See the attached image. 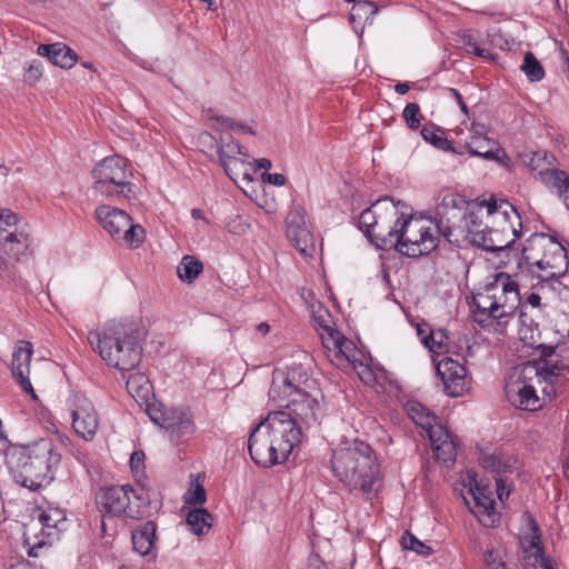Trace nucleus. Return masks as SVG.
<instances>
[{
  "label": "nucleus",
  "instance_id": "obj_1",
  "mask_svg": "<svg viewBox=\"0 0 569 569\" xmlns=\"http://www.w3.org/2000/svg\"><path fill=\"white\" fill-rule=\"evenodd\" d=\"M522 264L513 276L506 272L496 274L493 281L487 283L472 297V316L482 329L502 333L520 307L519 286L526 278Z\"/></svg>",
  "mask_w": 569,
  "mask_h": 569
},
{
  "label": "nucleus",
  "instance_id": "obj_2",
  "mask_svg": "<svg viewBox=\"0 0 569 569\" xmlns=\"http://www.w3.org/2000/svg\"><path fill=\"white\" fill-rule=\"evenodd\" d=\"M303 439V431L282 411L269 412L251 431L248 450L258 466L268 468L284 462Z\"/></svg>",
  "mask_w": 569,
  "mask_h": 569
},
{
  "label": "nucleus",
  "instance_id": "obj_3",
  "mask_svg": "<svg viewBox=\"0 0 569 569\" xmlns=\"http://www.w3.org/2000/svg\"><path fill=\"white\" fill-rule=\"evenodd\" d=\"M6 457L16 481L32 491L51 483L61 461L57 446L43 438L28 445L11 446Z\"/></svg>",
  "mask_w": 569,
  "mask_h": 569
},
{
  "label": "nucleus",
  "instance_id": "obj_4",
  "mask_svg": "<svg viewBox=\"0 0 569 569\" xmlns=\"http://www.w3.org/2000/svg\"><path fill=\"white\" fill-rule=\"evenodd\" d=\"M331 468L335 476L350 490H359L368 498L378 490L379 462L376 452L365 441H346L333 450Z\"/></svg>",
  "mask_w": 569,
  "mask_h": 569
},
{
  "label": "nucleus",
  "instance_id": "obj_5",
  "mask_svg": "<svg viewBox=\"0 0 569 569\" xmlns=\"http://www.w3.org/2000/svg\"><path fill=\"white\" fill-rule=\"evenodd\" d=\"M88 341L109 367L121 371L134 369L142 359L140 335L128 325L114 323L102 331L91 330Z\"/></svg>",
  "mask_w": 569,
  "mask_h": 569
},
{
  "label": "nucleus",
  "instance_id": "obj_6",
  "mask_svg": "<svg viewBox=\"0 0 569 569\" xmlns=\"http://www.w3.org/2000/svg\"><path fill=\"white\" fill-rule=\"evenodd\" d=\"M522 270L525 268L541 279L539 284L543 288L549 281L563 277L569 267L567 251L563 246L552 237L545 233H535L529 237L522 248Z\"/></svg>",
  "mask_w": 569,
  "mask_h": 569
},
{
  "label": "nucleus",
  "instance_id": "obj_7",
  "mask_svg": "<svg viewBox=\"0 0 569 569\" xmlns=\"http://www.w3.org/2000/svg\"><path fill=\"white\" fill-rule=\"evenodd\" d=\"M542 381L538 362L528 361L515 367L506 378V398L516 409L537 411L542 407V402L537 395L536 385Z\"/></svg>",
  "mask_w": 569,
  "mask_h": 569
},
{
  "label": "nucleus",
  "instance_id": "obj_8",
  "mask_svg": "<svg viewBox=\"0 0 569 569\" xmlns=\"http://www.w3.org/2000/svg\"><path fill=\"white\" fill-rule=\"evenodd\" d=\"M487 220L491 227L490 239L482 243L489 244L490 251L503 250L521 236V217L517 209L506 200H488Z\"/></svg>",
  "mask_w": 569,
  "mask_h": 569
},
{
  "label": "nucleus",
  "instance_id": "obj_9",
  "mask_svg": "<svg viewBox=\"0 0 569 569\" xmlns=\"http://www.w3.org/2000/svg\"><path fill=\"white\" fill-rule=\"evenodd\" d=\"M438 234L432 228V220H425L402 213L397 236L396 249L407 257L428 254L438 247Z\"/></svg>",
  "mask_w": 569,
  "mask_h": 569
},
{
  "label": "nucleus",
  "instance_id": "obj_10",
  "mask_svg": "<svg viewBox=\"0 0 569 569\" xmlns=\"http://www.w3.org/2000/svg\"><path fill=\"white\" fill-rule=\"evenodd\" d=\"M93 188L107 197H134V186L130 183L131 171L128 162L119 156L107 157L92 170Z\"/></svg>",
  "mask_w": 569,
  "mask_h": 569
},
{
  "label": "nucleus",
  "instance_id": "obj_11",
  "mask_svg": "<svg viewBox=\"0 0 569 569\" xmlns=\"http://www.w3.org/2000/svg\"><path fill=\"white\" fill-rule=\"evenodd\" d=\"M471 204L456 193H448L437 203L432 224L436 232L442 236L448 242L455 244L463 237L462 223Z\"/></svg>",
  "mask_w": 569,
  "mask_h": 569
},
{
  "label": "nucleus",
  "instance_id": "obj_12",
  "mask_svg": "<svg viewBox=\"0 0 569 569\" xmlns=\"http://www.w3.org/2000/svg\"><path fill=\"white\" fill-rule=\"evenodd\" d=\"M96 219L112 239L130 248H138L146 237L140 224H133L130 216L116 207L99 206L94 211Z\"/></svg>",
  "mask_w": 569,
  "mask_h": 569
},
{
  "label": "nucleus",
  "instance_id": "obj_13",
  "mask_svg": "<svg viewBox=\"0 0 569 569\" xmlns=\"http://www.w3.org/2000/svg\"><path fill=\"white\" fill-rule=\"evenodd\" d=\"M312 390L315 380L309 378L307 369L301 363L293 362L286 371L273 372L269 398L281 405L289 396Z\"/></svg>",
  "mask_w": 569,
  "mask_h": 569
},
{
  "label": "nucleus",
  "instance_id": "obj_14",
  "mask_svg": "<svg viewBox=\"0 0 569 569\" xmlns=\"http://www.w3.org/2000/svg\"><path fill=\"white\" fill-rule=\"evenodd\" d=\"M148 415L169 433L173 442H182L196 431L192 415L187 409H162L153 406L148 408Z\"/></svg>",
  "mask_w": 569,
  "mask_h": 569
},
{
  "label": "nucleus",
  "instance_id": "obj_15",
  "mask_svg": "<svg viewBox=\"0 0 569 569\" xmlns=\"http://www.w3.org/2000/svg\"><path fill=\"white\" fill-rule=\"evenodd\" d=\"M280 407L284 415L295 420L301 430L316 426L322 417V409L316 396L310 391L297 392L283 400Z\"/></svg>",
  "mask_w": 569,
  "mask_h": 569
},
{
  "label": "nucleus",
  "instance_id": "obj_16",
  "mask_svg": "<svg viewBox=\"0 0 569 569\" xmlns=\"http://www.w3.org/2000/svg\"><path fill=\"white\" fill-rule=\"evenodd\" d=\"M487 200H483L477 204H471L466 219L462 223L463 237L456 241L455 246L463 247L466 244H472L483 250L490 251V247L487 243H482L485 240L490 239V222L487 220Z\"/></svg>",
  "mask_w": 569,
  "mask_h": 569
},
{
  "label": "nucleus",
  "instance_id": "obj_17",
  "mask_svg": "<svg viewBox=\"0 0 569 569\" xmlns=\"http://www.w3.org/2000/svg\"><path fill=\"white\" fill-rule=\"evenodd\" d=\"M133 489L130 486H113L102 489L97 497V505L102 516L118 517L124 515L129 518H138L142 515L139 506L130 498Z\"/></svg>",
  "mask_w": 569,
  "mask_h": 569
},
{
  "label": "nucleus",
  "instance_id": "obj_18",
  "mask_svg": "<svg viewBox=\"0 0 569 569\" xmlns=\"http://www.w3.org/2000/svg\"><path fill=\"white\" fill-rule=\"evenodd\" d=\"M29 227L9 209L0 213V246L18 256L30 244Z\"/></svg>",
  "mask_w": 569,
  "mask_h": 569
},
{
  "label": "nucleus",
  "instance_id": "obj_19",
  "mask_svg": "<svg viewBox=\"0 0 569 569\" xmlns=\"http://www.w3.org/2000/svg\"><path fill=\"white\" fill-rule=\"evenodd\" d=\"M72 417V428L84 440H91L99 428V419L92 402L82 395H73L68 400Z\"/></svg>",
  "mask_w": 569,
  "mask_h": 569
},
{
  "label": "nucleus",
  "instance_id": "obj_20",
  "mask_svg": "<svg viewBox=\"0 0 569 569\" xmlns=\"http://www.w3.org/2000/svg\"><path fill=\"white\" fill-rule=\"evenodd\" d=\"M528 532L520 539L523 557L522 565L525 569H553L550 562L543 556L540 533L536 521L527 516Z\"/></svg>",
  "mask_w": 569,
  "mask_h": 569
},
{
  "label": "nucleus",
  "instance_id": "obj_21",
  "mask_svg": "<svg viewBox=\"0 0 569 569\" xmlns=\"http://www.w3.org/2000/svg\"><path fill=\"white\" fill-rule=\"evenodd\" d=\"M402 213L400 214L397 206L387 203L386 214H381L378 227L367 238L378 249L390 250L397 246V236L401 222Z\"/></svg>",
  "mask_w": 569,
  "mask_h": 569
},
{
  "label": "nucleus",
  "instance_id": "obj_22",
  "mask_svg": "<svg viewBox=\"0 0 569 569\" xmlns=\"http://www.w3.org/2000/svg\"><path fill=\"white\" fill-rule=\"evenodd\" d=\"M328 360L337 367L349 363L353 343L345 338L331 325L323 323V332H319Z\"/></svg>",
  "mask_w": 569,
  "mask_h": 569
},
{
  "label": "nucleus",
  "instance_id": "obj_23",
  "mask_svg": "<svg viewBox=\"0 0 569 569\" xmlns=\"http://www.w3.org/2000/svg\"><path fill=\"white\" fill-rule=\"evenodd\" d=\"M445 392L450 397H461L468 390L467 369L458 361L445 357L437 365Z\"/></svg>",
  "mask_w": 569,
  "mask_h": 569
},
{
  "label": "nucleus",
  "instance_id": "obj_24",
  "mask_svg": "<svg viewBox=\"0 0 569 569\" xmlns=\"http://www.w3.org/2000/svg\"><path fill=\"white\" fill-rule=\"evenodd\" d=\"M540 377L543 381L553 383V379L569 373V347L556 346L542 348Z\"/></svg>",
  "mask_w": 569,
  "mask_h": 569
},
{
  "label": "nucleus",
  "instance_id": "obj_25",
  "mask_svg": "<svg viewBox=\"0 0 569 569\" xmlns=\"http://www.w3.org/2000/svg\"><path fill=\"white\" fill-rule=\"evenodd\" d=\"M286 234L293 246L302 253L313 249V238L306 222V210L292 208L286 219Z\"/></svg>",
  "mask_w": 569,
  "mask_h": 569
},
{
  "label": "nucleus",
  "instance_id": "obj_26",
  "mask_svg": "<svg viewBox=\"0 0 569 569\" xmlns=\"http://www.w3.org/2000/svg\"><path fill=\"white\" fill-rule=\"evenodd\" d=\"M32 355L33 346L31 342L24 340L18 341L12 352V375L20 387L33 399H37V395L29 379Z\"/></svg>",
  "mask_w": 569,
  "mask_h": 569
},
{
  "label": "nucleus",
  "instance_id": "obj_27",
  "mask_svg": "<svg viewBox=\"0 0 569 569\" xmlns=\"http://www.w3.org/2000/svg\"><path fill=\"white\" fill-rule=\"evenodd\" d=\"M427 437L430 440L433 456L438 461L448 463L456 460V442L451 433L442 425H436V428Z\"/></svg>",
  "mask_w": 569,
  "mask_h": 569
},
{
  "label": "nucleus",
  "instance_id": "obj_28",
  "mask_svg": "<svg viewBox=\"0 0 569 569\" xmlns=\"http://www.w3.org/2000/svg\"><path fill=\"white\" fill-rule=\"evenodd\" d=\"M157 525L147 521L132 531L131 539L133 549L142 557H156Z\"/></svg>",
  "mask_w": 569,
  "mask_h": 569
},
{
  "label": "nucleus",
  "instance_id": "obj_29",
  "mask_svg": "<svg viewBox=\"0 0 569 569\" xmlns=\"http://www.w3.org/2000/svg\"><path fill=\"white\" fill-rule=\"evenodd\" d=\"M475 507L472 512L479 518L486 526H495L498 522L499 517L495 511V501L486 493V489L475 482V487L470 488Z\"/></svg>",
  "mask_w": 569,
  "mask_h": 569
},
{
  "label": "nucleus",
  "instance_id": "obj_30",
  "mask_svg": "<svg viewBox=\"0 0 569 569\" xmlns=\"http://www.w3.org/2000/svg\"><path fill=\"white\" fill-rule=\"evenodd\" d=\"M483 127L478 126L473 129V134L466 142V148L470 154L481 157L486 160L498 159L500 151L496 140L487 138L482 134Z\"/></svg>",
  "mask_w": 569,
  "mask_h": 569
},
{
  "label": "nucleus",
  "instance_id": "obj_31",
  "mask_svg": "<svg viewBox=\"0 0 569 569\" xmlns=\"http://www.w3.org/2000/svg\"><path fill=\"white\" fill-rule=\"evenodd\" d=\"M37 52L47 57L54 66L64 69L72 68L78 60L77 53L61 42L40 44Z\"/></svg>",
  "mask_w": 569,
  "mask_h": 569
},
{
  "label": "nucleus",
  "instance_id": "obj_32",
  "mask_svg": "<svg viewBox=\"0 0 569 569\" xmlns=\"http://www.w3.org/2000/svg\"><path fill=\"white\" fill-rule=\"evenodd\" d=\"M406 411L409 418L421 428L422 436H428L431 433V430L436 428V425H440L437 422V417L431 413V411L422 403L418 401H409L406 405Z\"/></svg>",
  "mask_w": 569,
  "mask_h": 569
},
{
  "label": "nucleus",
  "instance_id": "obj_33",
  "mask_svg": "<svg viewBox=\"0 0 569 569\" xmlns=\"http://www.w3.org/2000/svg\"><path fill=\"white\" fill-rule=\"evenodd\" d=\"M387 203H392L389 199H380L365 209L359 217V228L368 237L378 227L381 214L387 212Z\"/></svg>",
  "mask_w": 569,
  "mask_h": 569
},
{
  "label": "nucleus",
  "instance_id": "obj_34",
  "mask_svg": "<svg viewBox=\"0 0 569 569\" xmlns=\"http://www.w3.org/2000/svg\"><path fill=\"white\" fill-rule=\"evenodd\" d=\"M526 164L531 174L542 183L556 168V158L546 151H537L526 160Z\"/></svg>",
  "mask_w": 569,
  "mask_h": 569
},
{
  "label": "nucleus",
  "instance_id": "obj_35",
  "mask_svg": "<svg viewBox=\"0 0 569 569\" xmlns=\"http://www.w3.org/2000/svg\"><path fill=\"white\" fill-rule=\"evenodd\" d=\"M542 184L552 193H556L562 201L565 207L569 210V172L558 169L557 167L552 172L547 176Z\"/></svg>",
  "mask_w": 569,
  "mask_h": 569
},
{
  "label": "nucleus",
  "instance_id": "obj_36",
  "mask_svg": "<svg viewBox=\"0 0 569 569\" xmlns=\"http://www.w3.org/2000/svg\"><path fill=\"white\" fill-rule=\"evenodd\" d=\"M248 159V154L247 157L240 156L227 161V163L222 166L226 174L234 183L252 181V173L256 172V169H253V164L249 162Z\"/></svg>",
  "mask_w": 569,
  "mask_h": 569
},
{
  "label": "nucleus",
  "instance_id": "obj_37",
  "mask_svg": "<svg viewBox=\"0 0 569 569\" xmlns=\"http://www.w3.org/2000/svg\"><path fill=\"white\" fill-rule=\"evenodd\" d=\"M211 521L212 516L203 508L193 509L187 516V525L198 536L204 535L210 530Z\"/></svg>",
  "mask_w": 569,
  "mask_h": 569
},
{
  "label": "nucleus",
  "instance_id": "obj_38",
  "mask_svg": "<svg viewBox=\"0 0 569 569\" xmlns=\"http://www.w3.org/2000/svg\"><path fill=\"white\" fill-rule=\"evenodd\" d=\"M421 136L427 142H430L440 150L456 152L451 142L446 138L445 131L435 124L423 126Z\"/></svg>",
  "mask_w": 569,
  "mask_h": 569
},
{
  "label": "nucleus",
  "instance_id": "obj_39",
  "mask_svg": "<svg viewBox=\"0 0 569 569\" xmlns=\"http://www.w3.org/2000/svg\"><path fill=\"white\" fill-rule=\"evenodd\" d=\"M202 269L201 261L192 256H184L177 267V273L182 281L191 283L202 272Z\"/></svg>",
  "mask_w": 569,
  "mask_h": 569
},
{
  "label": "nucleus",
  "instance_id": "obj_40",
  "mask_svg": "<svg viewBox=\"0 0 569 569\" xmlns=\"http://www.w3.org/2000/svg\"><path fill=\"white\" fill-rule=\"evenodd\" d=\"M218 154L221 166L237 157H247V153L243 152L242 148L239 146L237 141H234V139L231 136L220 138V143L218 146Z\"/></svg>",
  "mask_w": 569,
  "mask_h": 569
},
{
  "label": "nucleus",
  "instance_id": "obj_41",
  "mask_svg": "<svg viewBox=\"0 0 569 569\" xmlns=\"http://www.w3.org/2000/svg\"><path fill=\"white\" fill-rule=\"evenodd\" d=\"M520 69L532 82L540 81L545 77L543 67L538 61L536 56L530 51L525 53L523 63L521 64Z\"/></svg>",
  "mask_w": 569,
  "mask_h": 569
},
{
  "label": "nucleus",
  "instance_id": "obj_42",
  "mask_svg": "<svg viewBox=\"0 0 569 569\" xmlns=\"http://www.w3.org/2000/svg\"><path fill=\"white\" fill-rule=\"evenodd\" d=\"M400 545L402 549L416 552L419 556L428 557L432 553V548L420 541L416 536L406 531L401 539Z\"/></svg>",
  "mask_w": 569,
  "mask_h": 569
},
{
  "label": "nucleus",
  "instance_id": "obj_43",
  "mask_svg": "<svg viewBox=\"0 0 569 569\" xmlns=\"http://www.w3.org/2000/svg\"><path fill=\"white\" fill-rule=\"evenodd\" d=\"M39 522L46 528H59V525L66 520L64 512L58 508H47L39 511Z\"/></svg>",
  "mask_w": 569,
  "mask_h": 569
},
{
  "label": "nucleus",
  "instance_id": "obj_44",
  "mask_svg": "<svg viewBox=\"0 0 569 569\" xmlns=\"http://www.w3.org/2000/svg\"><path fill=\"white\" fill-rule=\"evenodd\" d=\"M208 120L210 121V127L213 130H220L221 128L227 127V128H231L232 130H234L236 132H239V133L254 134V131L247 124L236 122L229 118H223V117L217 116V117H209Z\"/></svg>",
  "mask_w": 569,
  "mask_h": 569
},
{
  "label": "nucleus",
  "instance_id": "obj_45",
  "mask_svg": "<svg viewBox=\"0 0 569 569\" xmlns=\"http://www.w3.org/2000/svg\"><path fill=\"white\" fill-rule=\"evenodd\" d=\"M538 280L539 281L537 283L532 284V292H530L526 297L525 303L521 306L520 322L522 323V326H527V320H528L527 313L523 311L525 305H529L533 308L540 307V301H541L540 291H543L545 288L548 286V283H547L543 288H541L539 286L541 283V279H538Z\"/></svg>",
  "mask_w": 569,
  "mask_h": 569
},
{
  "label": "nucleus",
  "instance_id": "obj_46",
  "mask_svg": "<svg viewBox=\"0 0 569 569\" xmlns=\"http://www.w3.org/2000/svg\"><path fill=\"white\" fill-rule=\"evenodd\" d=\"M480 463L485 469L497 473L507 472L510 468V465L502 461L496 453L482 455L480 457Z\"/></svg>",
  "mask_w": 569,
  "mask_h": 569
},
{
  "label": "nucleus",
  "instance_id": "obj_47",
  "mask_svg": "<svg viewBox=\"0 0 569 569\" xmlns=\"http://www.w3.org/2000/svg\"><path fill=\"white\" fill-rule=\"evenodd\" d=\"M402 117L409 129L416 130L421 124L420 107L419 104L411 102L408 103L403 111Z\"/></svg>",
  "mask_w": 569,
  "mask_h": 569
},
{
  "label": "nucleus",
  "instance_id": "obj_48",
  "mask_svg": "<svg viewBox=\"0 0 569 569\" xmlns=\"http://www.w3.org/2000/svg\"><path fill=\"white\" fill-rule=\"evenodd\" d=\"M462 43L467 53L476 54L485 59H492V56L489 52V50L479 47L472 34H466L463 37Z\"/></svg>",
  "mask_w": 569,
  "mask_h": 569
},
{
  "label": "nucleus",
  "instance_id": "obj_49",
  "mask_svg": "<svg viewBox=\"0 0 569 569\" xmlns=\"http://www.w3.org/2000/svg\"><path fill=\"white\" fill-rule=\"evenodd\" d=\"M378 12V7L371 1H358L355 3L351 10V17H360L363 14L367 18Z\"/></svg>",
  "mask_w": 569,
  "mask_h": 569
},
{
  "label": "nucleus",
  "instance_id": "obj_50",
  "mask_svg": "<svg viewBox=\"0 0 569 569\" xmlns=\"http://www.w3.org/2000/svg\"><path fill=\"white\" fill-rule=\"evenodd\" d=\"M418 336L420 337L425 347H427L429 350L436 352L439 349H441L442 341H438L436 339L437 333H435L433 331L427 332V330L418 327Z\"/></svg>",
  "mask_w": 569,
  "mask_h": 569
},
{
  "label": "nucleus",
  "instance_id": "obj_51",
  "mask_svg": "<svg viewBox=\"0 0 569 569\" xmlns=\"http://www.w3.org/2000/svg\"><path fill=\"white\" fill-rule=\"evenodd\" d=\"M42 76V66L38 60L31 61L24 69V81L28 84H34Z\"/></svg>",
  "mask_w": 569,
  "mask_h": 569
},
{
  "label": "nucleus",
  "instance_id": "obj_52",
  "mask_svg": "<svg viewBox=\"0 0 569 569\" xmlns=\"http://www.w3.org/2000/svg\"><path fill=\"white\" fill-rule=\"evenodd\" d=\"M143 385H148V379L143 375L134 373L129 376L127 380V389L129 391L134 390L139 397L142 396V391L148 392V388H144Z\"/></svg>",
  "mask_w": 569,
  "mask_h": 569
},
{
  "label": "nucleus",
  "instance_id": "obj_53",
  "mask_svg": "<svg viewBox=\"0 0 569 569\" xmlns=\"http://www.w3.org/2000/svg\"><path fill=\"white\" fill-rule=\"evenodd\" d=\"M186 502L190 505H203L206 502V490L202 485H196L186 496Z\"/></svg>",
  "mask_w": 569,
  "mask_h": 569
},
{
  "label": "nucleus",
  "instance_id": "obj_54",
  "mask_svg": "<svg viewBox=\"0 0 569 569\" xmlns=\"http://www.w3.org/2000/svg\"><path fill=\"white\" fill-rule=\"evenodd\" d=\"M485 561L488 569H507L506 562L501 559L500 555L493 550L485 553Z\"/></svg>",
  "mask_w": 569,
  "mask_h": 569
},
{
  "label": "nucleus",
  "instance_id": "obj_55",
  "mask_svg": "<svg viewBox=\"0 0 569 569\" xmlns=\"http://www.w3.org/2000/svg\"><path fill=\"white\" fill-rule=\"evenodd\" d=\"M357 373L366 385H372L376 380L373 371L367 365L360 363Z\"/></svg>",
  "mask_w": 569,
  "mask_h": 569
},
{
  "label": "nucleus",
  "instance_id": "obj_56",
  "mask_svg": "<svg viewBox=\"0 0 569 569\" xmlns=\"http://www.w3.org/2000/svg\"><path fill=\"white\" fill-rule=\"evenodd\" d=\"M316 327L318 330H321L320 332H323V323L331 325L330 315L325 311L323 313L316 315L313 317Z\"/></svg>",
  "mask_w": 569,
  "mask_h": 569
},
{
  "label": "nucleus",
  "instance_id": "obj_57",
  "mask_svg": "<svg viewBox=\"0 0 569 569\" xmlns=\"http://www.w3.org/2000/svg\"><path fill=\"white\" fill-rule=\"evenodd\" d=\"M308 567L309 569H325L323 561L316 553L308 557Z\"/></svg>",
  "mask_w": 569,
  "mask_h": 569
},
{
  "label": "nucleus",
  "instance_id": "obj_58",
  "mask_svg": "<svg viewBox=\"0 0 569 569\" xmlns=\"http://www.w3.org/2000/svg\"><path fill=\"white\" fill-rule=\"evenodd\" d=\"M267 179L270 183L278 187L286 183V177L281 173H268Z\"/></svg>",
  "mask_w": 569,
  "mask_h": 569
},
{
  "label": "nucleus",
  "instance_id": "obj_59",
  "mask_svg": "<svg viewBox=\"0 0 569 569\" xmlns=\"http://www.w3.org/2000/svg\"><path fill=\"white\" fill-rule=\"evenodd\" d=\"M10 276V266L3 254L0 253V278Z\"/></svg>",
  "mask_w": 569,
  "mask_h": 569
},
{
  "label": "nucleus",
  "instance_id": "obj_60",
  "mask_svg": "<svg viewBox=\"0 0 569 569\" xmlns=\"http://www.w3.org/2000/svg\"><path fill=\"white\" fill-rule=\"evenodd\" d=\"M497 485V496L500 500H503L505 497L509 496V491H506L502 479L496 478Z\"/></svg>",
  "mask_w": 569,
  "mask_h": 569
},
{
  "label": "nucleus",
  "instance_id": "obj_61",
  "mask_svg": "<svg viewBox=\"0 0 569 569\" xmlns=\"http://www.w3.org/2000/svg\"><path fill=\"white\" fill-rule=\"evenodd\" d=\"M256 164H257V167L254 168V169H256V171H257L258 169H264V170H268V169H270V168H271V161H270L269 159H267V158H261V159H259V160H256Z\"/></svg>",
  "mask_w": 569,
  "mask_h": 569
},
{
  "label": "nucleus",
  "instance_id": "obj_62",
  "mask_svg": "<svg viewBox=\"0 0 569 569\" xmlns=\"http://www.w3.org/2000/svg\"><path fill=\"white\" fill-rule=\"evenodd\" d=\"M254 330L257 333L266 336L270 331V326L267 322H261L256 326Z\"/></svg>",
  "mask_w": 569,
  "mask_h": 569
},
{
  "label": "nucleus",
  "instance_id": "obj_63",
  "mask_svg": "<svg viewBox=\"0 0 569 569\" xmlns=\"http://www.w3.org/2000/svg\"><path fill=\"white\" fill-rule=\"evenodd\" d=\"M395 90L399 94H406L409 90V86L406 82H399L395 86Z\"/></svg>",
  "mask_w": 569,
  "mask_h": 569
},
{
  "label": "nucleus",
  "instance_id": "obj_64",
  "mask_svg": "<svg viewBox=\"0 0 569 569\" xmlns=\"http://www.w3.org/2000/svg\"><path fill=\"white\" fill-rule=\"evenodd\" d=\"M9 569H33V567L27 561H19L14 565H11Z\"/></svg>",
  "mask_w": 569,
  "mask_h": 569
}]
</instances>
